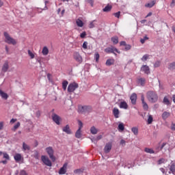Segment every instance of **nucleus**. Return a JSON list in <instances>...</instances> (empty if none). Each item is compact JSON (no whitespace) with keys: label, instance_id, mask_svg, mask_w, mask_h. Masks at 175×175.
<instances>
[{"label":"nucleus","instance_id":"f257e3e1","mask_svg":"<svg viewBox=\"0 0 175 175\" xmlns=\"http://www.w3.org/2000/svg\"><path fill=\"white\" fill-rule=\"evenodd\" d=\"M146 96L149 102L155 103L158 102V94L154 91H149L146 93Z\"/></svg>","mask_w":175,"mask_h":175},{"label":"nucleus","instance_id":"f03ea898","mask_svg":"<svg viewBox=\"0 0 175 175\" xmlns=\"http://www.w3.org/2000/svg\"><path fill=\"white\" fill-rule=\"evenodd\" d=\"M4 38H5V43H8V44H13V46H15V44H17V41L14 40V38H12L10 35H9V33L5 31L3 33Z\"/></svg>","mask_w":175,"mask_h":175},{"label":"nucleus","instance_id":"7ed1b4c3","mask_svg":"<svg viewBox=\"0 0 175 175\" xmlns=\"http://www.w3.org/2000/svg\"><path fill=\"white\" fill-rule=\"evenodd\" d=\"M77 88H79V83L73 82L68 85L67 91L68 92H75Z\"/></svg>","mask_w":175,"mask_h":175},{"label":"nucleus","instance_id":"20e7f679","mask_svg":"<svg viewBox=\"0 0 175 175\" xmlns=\"http://www.w3.org/2000/svg\"><path fill=\"white\" fill-rule=\"evenodd\" d=\"M46 151L49 155V158L51 159L53 162H55V157H54V150L53 149V147L49 146L46 148Z\"/></svg>","mask_w":175,"mask_h":175},{"label":"nucleus","instance_id":"39448f33","mask_svg":"<svg viewBox=\"0 0 175 175\" xmlns=\"http://www.w3.org/2000/svg\"><path fill=\"white\" fill-rule=\"evenodd\" d=\"M79 113L86 114V113H91L92 111V108L90 106H82L79 108Z\"/></svg>","mask_w":175,"mask_h":175},{"label":"nucleus","instance_id":"423d86ee","mask_svg":"<svg viewBox=\"0 0 175 175\" xmlns=\"http://www.w3.org/2000/svg\"><path fill=\"white\" fill-rule=\"evenodd\" d=\"M114 51H116V53H118V54H120V51H118V49H117V48L114 46L108 47L105 49V53H107L108 54L112 53L115 55H117V53H114Z\"/></svg>","mask_w":175,"mask_h":175},{"label":"nucleus","instance_id":"0eeeda50","mask_svg":"<svg viewBox=\"0 0 175 175\" xmlns=\"http://www.w3.org/2000/svg\"><path fill=\"white\" fill-rule=\"evenodd\" d=\"M73 58L76 62H78L79 64H81V62H83V57L80 55L79 52H74Z\"/></svg>","mask_w":175,"mask_h":175},{"label":"nucleus","instance_id":"6e6552de","mask_svg":"<svg viewBox=\"0 0 175 175\" xmlns=\"http://www.w3.org/2000/svg\"><path fill=\"white\" fill-rule=\"evenodd\" d=\"M51 117L53 122L56 123L57 125H60V121L62 119L61 117H59V116L57 115L55 113H53Z\"/></svg>","mask_w":175,"mask_h":175},{"label":"nucleus","instance_id":"1a4fd4ad","mask_svg":"<svg viewBox=\"0 0 175 175\" xmlns=\"http://www.w3.org/2000/svg\"><path fill=\"white\" fill-rule=\"evenodd\" d=\"M41 160L43 162V163H44V165H46V166H51V165H52L51 161H50V159H49V157H47L46 156H42Z\"/></svg>","mask_w":175,"mask_h":175},{"label":"nucleus","instance_id":"9d476101","mask_svg":"<svg viewBox=\"0 0 175 175\" xmlns=\"http://www.w3.org/2000/svg\"><path fill=\"white\" fill-rule=\"evenodd\" d=\"M111 142H108L106 144L105 148H104V152H105V154H109V152H110V151H111Z\"/></svg>","mask_w":175,"mask_h":175},{"label":"nucleus","instance_id":"9b49d317","mask_svg":"<svg viewBox=\"0 0 175 175\" xmlns=\"http://www.w3.org/2000/svg\"><path fill=\"white\" fill-rule=\"evenodd\" d=\"M68 168V163H65L62 167L59 170V174H65L66 173V169Z\"/></svg>","mask_w":175,"mask_h":175},{"label":"nucleus","instance_id":"f8f14e48","mask_svg":"<svg viewBox=\"0 0 175 175\" xmlns=\"http://www.w3.org/2000/svg\"><path fill=\"white\" fill-rule=\"evenodd\" d=\"M142 72H144L146 75H150V67L147 65H143L141 68Z\"/></svg>","mask_w":175,"mask_h":175},{"label":"nucleus","instance_id":"ddd939ff","mask_svg":"<svg viewBox=\"0 0 175 175\" xmlns=\"http://www.w3.org/2000/svg\"><path fill=\"white\" fill-rule=\"evenodd\" d=\"M9 70V62H5L1 68L2 73H6Z\"/></svg>","mask_w":175,"mask_h":175},{"label":"nucleus","instance_id":"4468645a","mask_svg":"<svg viewBox=\"0 0 175 175\" xmlns=\"http://www.w3.org/2000/svg\"><path fill=\"white\" fill-rule=\"evenodd\" d=\"M63 132H65V133H67V135H72V130H70V126L69 124L66 125L62 129Z\"/></svg>","mask_w":175,"mask_h":175},{"label":"nucleus","instance_id":"2eb2a0df","mask_svg":"<svg viewBox=\"0 0 175 175\" xmlns=\"http://www.w3.org/2000/svg\"><path fill=\"white\" fill-rule=\"evenodd\" d=\"M132 105H136V100H137V94L133 93L130 97Z\"/></svg>","mask_w":175,"mask_h":175},{"label":"nucleus","instance_id":"dca6fc26","mask_svg":"<svg viewBox=\"0 0 175 175\" xmlns=\"http://www.w3.org/2000/svg\"><path fill=\"white\" fill-rule=\"evenodd\" d=\"M113 114L115 117V118H120V109L117 107H114L113 109Z\"/></svg>","mask_w":175,"mask_h":175},{"label":"nucleus","instance_id":"f3484780","mask_svg":"<svg viewBox=\"0 0 175 175\" xmlns=\"http://www.w3.org/2000/svg\"><path fill=\"white\" fill-rule=\"evenodd\" d=\"M141 100L142 102L143 108L144 109V110H148V105H147V103H146V101H144V95L141 96Z\"/></svg>","mask_w":175,"mask_h":175},{"label":"nucleus","instance_id":"a211bd4d","mask_svg":"<svg viewBox=\"0 0 175 175\" xmlns=\"http://www.w3.org/2000/svg\"><path fill=\"white\" fill-rule=\"evenodd\" d=\"M138 84H140L142 87H144L146 85V78H139L137 79Z\"/></svg>","mask_w":175,"mask_h":175},{"label":"nucleus","instance_id":"6ab92c4d","mask_svg":"<svg viewBox=\"0 0 175 175\" xmlns=\"http://www.w3.org/2000/svg\"><path fill=\"white\" fill-rule=\"evenodd\" d=\"M119 107L120 109H124V110H126V109H128V104L125 101H122L120 102Z\"/></svg>","mask_w":175,"mask_h":175},{"label":"nucleus","instance_id":"aec40b11","mask_svg":"<svg viewBox=\"0 0 175 175\" xmlns=\"http://www.w3.org/2000/svg\"><path fill=\"white\" fill-rule=\"evenodd\" d=\"M170 172H168L169 174H170L171 173H172V174H175V163H173L172 164H171V165L170 166Z\"/></svg>","mask_w":175,"mask_h":175},{"label":"nucleus","instance_id":"412c9836","mask_svg":"<svg viewBox=\"0 0 175 175\" xmlns=\"http://www.w3.org/2000/svg\"><path fill=\"white\" fill-rule=\"evenodd\" d=\"M170 117V113L167 111H164L162 114V118L163 120H167Z\"/></svg>","mask_w":175,"mask_h":175},{"label":"nucleus","instance_id":"4be33fe9","mask_svg":"<svg viewBox=\"0 0 175 175\" xmlns=\"http://www.w3.org/2000/svg\"><path fill=\"white\" fill-rule=\"evenodd\" d=\"M114 59H108L106 62L107 66H111V65H114Z\"/></svg>","mask_w":175,"mask_h":175},{"label":"nucleus","instance_id":"5701e85b","mask_svg":"<svg viewBox=\"0 0 175 175\" xmlns=\"http://www.w3.org/2000/svg\"><path fill=\"white\" fill-rule=\"evenodd\" d=\"M23 150L24 151H29V150H31V147L28 144H25V142H23Z\"/></svg>","mask_w":175,"mask_h":175},{"label":"nucleus","instance_id":"b1692460","mask_svg":"<svg viewBox=\"0 0 175 175\" xmlns=\"http://www.w3.org/2000/svg\"><path fill=\"white\" fill-rule=\"evenodd\" d=\"M102 137H103V136L102 135H98L96 138L95 137H93L91 139V141L93 142L94 143H96L97 142H98V140H101Z\"/></svg>","mask_w":175,"mask_h":175},{"label":"nucleus","instance_id":"393cba45","mask_svg":"<svg viewBox=\"0 0 175 175\" xmlns=\"http://www.w3.org/2000/svg\"><path fill=\"white\" fill-rule=\"evenodd\" d=\"M90 133H92V135H96V133H98V129L94 126H92L90 128Z\"/></svg>","mask_w":175,"mask_h":175},{"label":"nucleus","instance_id":"a878e982","mask_svg":"<svg viewBox=\"0 0 175 175\" xmlns=\"http://www.w3.org/2000/svg\"><path fill=\"white\" fill-rule=\"evenodd\" d=\"M111 40L113 43V44H118V36H115L111 38Z\"/></svg>","mask_w":175,"mask_h":175},{"label":"nucleus","instance_id":"bb28decb","mask_svg":"<svg viewBox=\"0 0 175 175\" xmlns=\"http://www.w3.org/2000/svg\"><path fill=\"white\" fill-rule=\"evenodd\" d=\"M118 129L119 132H122V131H124V129H125V126H124V123H120V124H118Z\"/></svg>","mask_w":175,"mask_h":175},{"label":"nucleus","instance_id":"cd10ccee","mask_svg":"<svg viewBox=\"0 0 175 175\" xmlns=\"http://www.w3.org/2000/svg\"><path fill=\"white\" fill-rule=\"evenodd\" d=\"M131 132H133L135 136H137V135H139V129L137 127H133Z\"/></svg>","mask_w":175,"mask_h":175},{"label":"nucleus","instance_id":"c85d7f7f","mask_svg":"<svg viewBox=\"0 0 175 175\" xmlns=\"http://www.w3.org/2000/svg\"><path fill=\"white\" fill-rule=\"evenodd\" d=\"M168 69H170V70H175V62H173L172 63H170L168 64Z\"/></svg>","mask_w":175,"mask_h":175},{"label":"nucleus","instance_id":"c756f323","mask_svg":"<svg viewBox=\"0 0 175 175\" xmlns=\"http://www.w3.org/2000/svg\"><path fill=\"white\" fill-rule=\"evenodd\" d=\"M14 158L16 162H20L21 161V154L17 153L14 155Z\"/></svg>","mask_w":175,"mask_h":175},{"label":"nucleus","instance_id":"7c9ffc66","mask_svg":"<svg viewBox=\"0 0 175 175\" xmlns=\"http://www.w3.org/2000/svg\"><path fill=\"white\" fill-rule=\"evenodd\" d=\"M1 96L2 99H4L5 100H6L8 99V98H9V95H8V94L3 92V91H1Z\"/></svg>","mask_w":175,"mask_h":175},{"label":"nucleus","instance_id":"2f4dec72","mask_svg":"<svg viewBox=\"0 0 175 175\" xmlns=\"http://www.w3.org/2000/svg\"><path fill=\"white\" fill-rule=\"evenodd\" d=\"M75 137H77V139H80L81 137V130L79 129L76 131L75 133Z\"/></svg>","mask_w":175,"mask_h":175},{"label":"nucleus","instance_id":"473e14b6","mask_svg":"<svg viewBox=\"0 0 175 175\" xmlns=\"http://www.w3.org/2000/svg\"><path fill=\"white\" fill-rule=\"evenodd\" d=\"M145 152H147L148 154H155V151L152 150V148H146L144 149Z\"/></svg>","mask_w":175,"mask_h":175},{"label":"nucleus","instance_id":"72a5a7b5","mask_svg":"<svg viewBox=\"0 0 175 175\" xmlns=\"http://www.w3.org/2000/svg\"><path fill=\"white\" fill-rule=\"evenodd\" d=\"M76 23H77V27H81L84 25V23H83V21H81V19H77L76 21Z\"/></svg>","mask_w":175,"mask_h":175},{"label":"nucleus","instance_id":"f704fd0d","mask_svg":"<svg viewBox=\"0 0 175 175\" xmlns=\"http://www.w3.org/2000/svg\"><path fill=\"white\" fill-rule=\"evenodd\" d=\"M43 55H47L49 54V49L47 46H44L42 51Z\"/></svg>","mask_w":175,"mask_h":175},{"label":"nucleus","instance_id":"c9c22d12","mask_svg":"<svg viewBox=\"0 0 175 175\" xmlns=\"http://www.w3.org/2000/svg\"><path fill=\"white\" fill-rule=\"evenodd\" d=\"M68 84H69V82H68V81H64L62 82V88L64 91L66 90V88L68 87Z\"/></svg>","mask_w":175,"mask_h":175},{"label":"nucleus","instance_id":"e433bc0d","mask_svg":"<svg viewBox=\"0 0 175 175\" xmlns=\"http://www.w3.org/2000/svg\"><path fill=\"white\" fill-rule=\"evenodd\" d=\"M155 5V1H152L150 3H148L147 4L145 5L146 8H152Z\"/></svg>","mask_w":175,"mask_h":175},{"label":"nucleus","instance_id":"4c0bfd02","mask_svg":"<svg viewBox=\"0 0 175 175\" xmlns=\"http://www.w3.org/2000/svg\"><path fill=\"white\" fill-rule=\"evenodd\" d=\"M163 102L165 105H167V106L170 105V100H169V98L166 96L164 97Z\"/></svg>","mask_w":175,"mask_h":175},{"label":"nucleus","instance_id":"58836bf2","mask_svg":"<svg viewBox=\"0 0 175 175\" xmlns=\"http://www.w3.org/2000/svg\"><path fill=\"white\" fill-rule=\"evenodd\" d=\"M111 5H107V6L105 7V8H103V12H110V10H111Z\"/></svg>","mask_w":175,"mask_h":175},{"label":"nucleus","instance_id":"ea45409f","mask_svg":"<svg viewBox=\"0 0 175 175\" xmlns=\"http://www.w3.org/2000/svg\"><path fill=\"white\" fill-rule=\"evenodd\" d=\"M96 21V20H94L92 22H90V23L89 24V26H88L89 28H90V29L95 28V22Z\"/></svg>","mask_w":175,"mask_h":175},{"label":"nucleus","instance_id":"a19ab883","mask_svg":"<svg viewBox=\"0 0 175 175\" xmlns=\"http://www.w3.org/2000/svg\"><path fill=\"white\" fill-rule=\"evenodd\" d=\"M154 120V118H152V116L149 115L148 118V124H152V121Z\"/></svg>","mask_w":175,"mask_h":175},{"label":"nucleus","instance_id":"79ce46f5","mask_svg":"<svg viewBox=\"0 0 175 175\" xmlns=\"http://www.w3.org/2000/svg\"><path fill=\"white\" fill-rule=\"evenodd\" d=\"M146 40H148V37H147L146 36H144L143 38L140 39V42L142 43V44H144V43H146Z\"/></svg>","mask_w":175,"mask_h":175},{"label":"nucleus","instance_id":"37998d69","mask_svg":"<svg viewBox=\"0 0 175 175\" xmlns=\"http://www.w3.org/2000/svg\"><path fill=\"white\" fill-rule=\"evenodd\" d=\"M21 123L20 122H18L14 126V128L12 129V131H16V129H18L20 128Z\"/></svg>","mask_w":175,"mask_h":175},{"label":"nucleus","instance_id":"c03bdc74","mask_svg":"<svg viewBox=\"0 0 175 175\" xmlns=\"http://www.w3.org/2000/svg\"><path fill=\"white\" fill-rule=\"evenodd\" d=\"M28 55H29V57H31V59H33V58H35V55L33 54V53H32V51H31V50H28Z\"/></svg>","mask_w":175,"mask_h":175},{"label":"nucleus","instance_id":"a18cd8bd","mask_svg":"<svg viewBox=\"0 0 175 175\" xmlns=\"http://www.w3.org/2000/svg\"><path fill=\"white\" fill-rule=\"evenodd\" d=\"M148 57H150V55L146 54L144 55L142 57V61H143L144 62L147 61L148 59Z\"/></svg>","mask_w":175,"mask_h":175},{"label":"nucleus","instance_id":"49530a36","mask_svg":"<svg viewBox=\"0 0 175 175\" xmlns=\"http://www.w3.org/2000/svg\"><path fill=\"white\" fill-rule=\"evenodd\" d=\"M162 163H165V159L163 158L159 159L157 161L158 165H162Z\"/></svg>","mask_w":175,"mask_h":175},{"label":"nucleus","instance_id":"de8ad7c7","mask_svg":"<svg viewBox=\"0 0 175 175\" xmlns=\"http://www.w3.org/2000/svg\"><path fill=\"white\" fill-rule=\"evenodd\" d=\"M154 68H159L161 66V61H157L154 64Z\"/></svg>","mask_w":175,"mask_h":175},{"label":"nucleus","instance_id":"09e8293b","mask_svg":"<svg viewBox=\"0 0 175 175\" xmlns=\"http://www.w3.org/2000/svg\"><path fill=\"white\" fill-rule=\"evenodd\" d=\"M113 15L115 16L116 18H119L120 16H121V12L118 11V12H115Z\"/></svg>","mask_w":175,"mask_h":175},{"label":"nucleus","instance_id":"8fccbe9b","mask_svg":"<svg viewBox=\"0 0 175 175\" xmlns=\"http://www.w3.org/2000/svg\"><path fill=\"white\" fill-rule=\"evenodd\" d=\"M100 57V55L98 53H95L94 58L96 59V62H98V61H99Z\"/></svg>","mask_w":175,"mask_h":175},{"label":"nucleus","instance_id":"3c124183","mask_svg":"<svg viewBox=\"0 0 175 175\" xmlns=\"http://www.w3.org/2000/svg\"><path fill=\"white\" fill-rule=\"evenodd\" d=\"M3 158H5V159H6L7 161L10 160V157H9V154H8V153H3Z\"/></svg>","mask_w":175,"mask_h":175},{"label":"nucleus","instance_id":"603ef678","mask_svg":"<svg viewBox=\"0 0 175 175\" xmlns=\"http://www.w3.org/2000/svg\"><path fill=\"white\" fill-rule=\"evenodd\" d=\"M85 36H87V32H85V31H83L80 34V38H81V39H84V38H85Z\"/></svg>","mask_w":175,"mask_h":175},{"label":"nucleus","instance_id":"864d4df0","mask_svg":"<svg viewBox=\"0 0 175 175\" xmlns=\"http://www.w3.org/2000/svg\"><path fill=\"white\" fill-rule=\"evenodd\" d=\"M19 175H28V173H27L26 170H21L19 173Z\"/></svg>","mask_w":175,"mask_h":175},{"label":"nucleus","instance_id":"5fc2aeb1","mask_svg":"<svg viewBox=\"0 0 175 175\" xmlns=\"http://www.w3.org/2000/svg\"><path fill=\"white\" fill-rule=\"evenodd\" d=\"M75 174H80V173H83V171L81 169H77L74 171Z\"/></svg>","mask_w":175,"mask_h":175},{"label":"nucleus","instance_id":"6e6d98bb","mask_svg":"<svg viewBox=\"0 0 175 175\" xmlns=\"http://www.w3.org/2000/svg\"><path fill=\"white\" fill-rule=\"evenodd\" d=\"M88 42H84L83 45H82V47L83 49H84L85 50H86V49H88Z\"/></svg>","mask_w":175,"mask_h":175},{"label":"nucleus","instance_id":"4d7b16f0","mask_svg":"<svg viewBox=\"0 0 175 175\" xmlns=\"http://www.w3.org/2000/svg\"><path fill=\"white\" fill-rule=\"evenodd\" d=\"M78 124H79V129H78L81 130V128H83V122H81V120H79Z\"/></svg>","mask_w":175,"mask_h":175},{"label":"nucleus","instance_id":"13d9d810","mask_svg":"<svg viewBox=\"0 0 175 175\" xmlns=\"http://www.w3.org/2000/svg\"><path fill=\"white\" fill-rule=\"evenodd\" d=\"M131 47L132 46L130 44H126L124 49H125L126 51H128V50H131Z\"/></svg>","mask_w":175,"mask_h":175},{"label":"nucleus","instance_id":"bf43d9fd","mask_svg":"<svg viewBox=\"0 0 175 175\" xmlns=\"http://www.w3.org/2000/svg\"><path fill=\"white\" fill-rule=\"evenodd\" d=\"M156 152H154V154H158L159 151H161L160 146H158L155 148Z\"/></svg>","mask_w":175,"mask_h":175},{"label":"nucleus","instance_id":"052dcab7","mask_svg":"<svg viewBox=\"0 0 175 175\" xmlns=\"http://www.w3.org/2000/svg\"><path fill=\"white\" fill-rule=\"evenodd\" d=\"M166 144H167V143L164 142L161 144V146H160V151H162V150H163V148L165 147V146H166Z\"/></svg>","mask_w":175,"mask_h":175},{"label":"nucleus","instance_id":"680f3d73","mask_svg":"<svg viewBox=\"0 0 175 175\" xmlns=\"http://www.w3.org/2000/svg\"><path fill=\"white\" fill-rule=\"evenodd\" d=\"M171 8H174L175 6V0H172V1L170 3Z\"/></svg>","mask_w":175,"mask_h":175},{"label":"nucleus","instance_id":"e2e57ef3","mask_svg":"<svg viewBox=\"0 0 175 175\" xmlns=\"http://www.w3.org/2000/svg\"><path fill=\"white\" fill-rule=\"evenodd\" d=\"M172 131H175V123H172L171 126Z\"/></svg>","mask_w":175,"mask_h":175},{"label":"nucleus","instance_id":"0e129e2a","mask_svg":"<svg viewBox=\"0 0 175 175\" xmlns=\"http://www.w3.org/2000/svg\"><path fill=\"white\" fill-rule=\"evenodd\" d=\"M120 46H126V42L125 41H121Z\"/></svg>","mask_w":175,"mask_h":175},{"label":"nucleus","instance_id":"69168bd1","mask_svg":"<svg viewBox=\"0 0 175 175\" xmlns=\"http://www.w3.org/2000/svg\"><path fill=\"white\" fill-rule=\"evenodd\" d=\"M16 121H17V119L12 118L10 120V124H14V122H16Z\"/></svg>","mask_w":175,"mask_h":175},{"label":"nucleus","instance_id":"338daca9","mask_svg":"<svg viewBox=\"0 0 175 175\" xmlns=\"http://www.w3.org/2000/svg\"><path fill=\"white\" fill-rule=\"evenodd\" d=\"M125 143H126L125 140L121 139L120 144H122V146H125Z\"/></svg>","mask_w":175,"mask_h":175},{"label":"nucleus","instance_id":"774afa93","mask_svg":"<svg viewBox=\"0 0 175 175\" xmlns=\"http://www.w3.org/2000/svg\"><path fill=\"white\" fill-rule=\"evenodd\" d=\"M159 170L161 171V172L163 173V174H165V170H164L163 167H161V168L159 169Z\"/></svg>","mask_w":175,"mask_h":175}]
</instances>
